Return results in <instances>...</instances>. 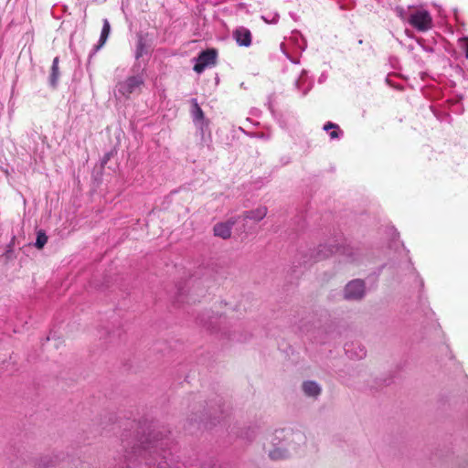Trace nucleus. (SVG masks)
Listing matches in <instances>:
<instances>
[{
	"mask_svg": "<svg viewBox=\"0 0 468 468\" xmlns=\"http://www.w3.org/2000/svg\"><path fill=\"white\" fill-rule=\"evenodd\" d=\"M365 292V284L361 280H354L347 283L345 289V298L357 300L362 298Z\"/></svg>",
	"mask_w": 468,
	"mask_h": 468,
	"instance_id": "obj_5",
	"label": "nucleus"
},
{
	"mask_svg": "<svg viewBox=\"0 0 468 468\" xmlns=\"http://www.w3.org/2000/svg\"><path fill=\"white\" fill-rule=\"evenodd\" d=\"M303 389L307 396L316 397L321 392V388L314 381H306L303 384Z\"/></svg>",
	"mask_w": 468,
	"mask_h": 468,
	"instance_id": "obj_8",
	"label": "nucleus"
},
{
	"mask_svg": "<svg viewBox=\"0 0 468 468\" xmlns=\"http://www.w3.org/2000/svg\"><path fill=\"white\" fill-rule=\"evenodd\" d=\"M460 48L464 51L465 57L468 58V37H463L459 40Z\"/></svg>",
	"mask_w": 468,
	"mask_h": 468,
	"instance_id": "obj_16",
	"label": "nucleus"
},
{
	"mask_svg": "<svg viewBox=\"0 0 468 468\" xmlns=\"http://www.w3.org/2000/svg\"><path fill=\"white\" fill-rule=\"evenodd\" d=\"M58 76V58L57 57L53 59V63L51 66L50 83L52 86H56Z\"/></svg>",
	"mask_w": 468,
	"mask_h": 468,
	"instance_id": "obj_11",
	"label": "nucleus"
},
{
	"mask_svg": "<svg viewBox=\"0 0 468 468\" xmlns=\"http://www.w3.org/2000/svg\"><path fill=\"white\" fill-rule=\"evenodd\" d=\"M237 223L235 218H231L224 222H218L213 227V234L223 239H228L231 237L232 228Z\"/></svg>",
	"mask_w": 468,
	"mask_h": 468,
	"instance_id": "obj_4",
	"label": "nucleus"
},
{
	"mask_svg": "<svg viewBox=\"0 0 468 468\" xmlns=\"http://www.w3.org/2000/svg\"><path fill=\"white\" fill-rule=\"evenodd\" d=\"M47 242H48V236L46 235V233L43 230L37 231L35 246L37 249H42L46 245Z\"/></svg>",
	"mask_w": 468,
	"mask_h": 468,
	"instance_id": "obj_12",
	"label": "nucleus"
},
{
	"mask_svg": "<svg viewBox=\"0 0 468 468\" xmlns=\"http://www.w3.org/2000/svg\"><path fill=\"white\" fill-rule=\"evenodd\" d=\"M192 103L195 109V118L197 120H203L204 119V112L202 109L199 107L197 101L196 99L192 100Z\"/></svg>",
	"mask_w": 468,
	"mask_h": 468,
	"instance_id": "obj_15",
	"label": "nucleus"
},
{
	"mask_svg": "<svg viewBox=\"0 0 468 468\" xmlns=\"http://www.w3.org/2000/svg\"><path fill=\"white\" fill-rule=\"evenodd\" d=\"M267 215V207H261L254 210L246 211L243 214L244 218H249L254 221H261Z\"/></svg>",
	"mask_w": 468,
	"mask_h": 468,
	"instance_id": "obj_7",
	"label": "nucleus"
},
{
	"mask_svg": "<svg viewBox=\"0 0 468 468\" xmlns=\"http://www.w3.org/2000/svg\"><path fill=\"white\" fill-rule=\"evenodd\" d=\"M324 131L332 130V132L329 134L331 139L339 138L340 133H342L340 130V127L336 123H334L331 122H328L324 125Z\"/></svg>",
	"mask_w": 468,
	"mask_h": 468,
	"instance_id": "obj_10",
	"label": "nucleus"
},
{
	"mask_svg": "<svg viewBox=\"0 0 468 468\" xmlns=\"http://www.w3.org/2000/svg\"><path fill=\"white\" fill-rule=\"evenodd\" d=\"M146 53V45L144 41L141 38L139 39L136 47L135 58L139 59L144 54Z\"/></svg>",
	"mask_w": 468,
	"mask_h": 468,
	"instance_id": "obj_13",
	"label": "nucleus"
},
{
	"mask_svg": "<svg viewBox=\"0 0 468 468\" xmlns=\"http://www.w3.org/2000/svg\"><path fill=\"white\" fill-rule=\"evenodd\" d=\"M233 37L239 46L249 47L251 44V33L246 27H240L235 29Z\"/></svg>",
	"mask_w": 468,
	"mask_h": 468,
	"instance_id": "obj_6",
	"label": "nucleus"
},
{
	"mask_svg": "<svg viewBox=\"0 0 468 468\" xmlns=\"http://www.w3.org/2000/svg\"><path fill=\"white\" fill-rule=\"evenodd\" d=\"M216 58L217 52L215 49H207L202 51L194 66V70L197 73L203 72L207 66L214 65L216 63Z\"/></svg>",
	"mask_w": 468,
	"mask_h": 468,
	"instance_id": "obj_3",
	"label": "nucleus"
},
{
	"mask_svg": "<svg viewBox=\"0 0 468 468\" xmlns=\"http://www.w3.org/2000/svg\"><path fill=\"white\" fill-rule=\"evenodd\" d=\"M409 23L417 30L425 32L432 27V18L426 10H419L410 16Z\"/></svg>",
	"mask_w": 468,
	"mask_h": 468,
	"instance_id": "obj_2",
	"label": "nucleus"
},
{
	"mask_svg": "<svg viewBox=\"0 0 468 468\" xmlns=\"http://www.w3.org/2000/svg\"><path fill=\"white\" fill-rule=\"evenodd\" d=\"M269 456L272 460H280V459L285 458L287 456V454L283 450L277 448V449H274L273 451L270 452Z\"/></svg>",
	"mask_w": 468,
	"mask_h": 468,
	"instance_id": "obj_14",
	"label": "nucleus"
},
{
	"mask_svg": "<svg viewBox=\"0 0 468 468\" xmlns=\"http://www.w3.org/2000/svg\"><path fill=\"white\" fill-rule=\"evenodd\" d=\"M144 84V80L142 76H131L121 81L117 85V89L120 94L129 98L133 93H140Z\"/></svg>",
	"mask_w": 468,
	"mask_h": 468,
	"instance_id": "obj_1",
	"label": "nucleus"
},
{
	"mask_svg": "<svg viewBox=\"0 0 468 468\" xmlns=\"http://www.w3.org/2000/svg\"><path fill=\"white\" fill-rule=\"evenodd\" d=\"M110 31H111V25L107 19H104L103 27H102L101 33V37L99 40V44L97 46V49L101 48L105 44V42L107 41V38L110 35Z\"/></svg>",
	"mask_w": 468,
	"mask_h": 468,
	"instance_id": "obj_9",
	"label": "nucleus"
}]
</instances>
